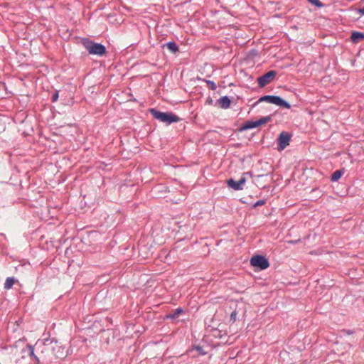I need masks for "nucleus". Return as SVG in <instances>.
<instances>
[{"instance_id": "f257e3e1", "label": "nucleus", "mask_w": 364, "mask_h": 364, "mask_svg": "<svg viewBox=\"0 0 364 364\" xmlns=\"http://www.w3.org/2000/svg\"><path fill=\"white\" fill-rule=\"evenodd\" d=\"M40 358L45 364H50L56 359H63L68 355V350L61 343L55 340H48L42 343Z\"/></svg>"}, {"instance_id": "f03ea898", "label": "nucleus", "mask_w": 364, "mask_h": 364, "mask_svg": "<svg viewBox=\"0 0 364 364\" xmlns=\"http://www.w3.org/2000/svg\"><path fill=\"white\" fill-rule=\"evenodd\" d=\"M150 112L155 119L167 124L179 121V117L171 112H162L154 109H151Z\"/></svg>"}, {"instance_id": "7ed1b4c3", "label": "nucleus", "mask_w": 364, "mask_h": 364, "mask_svg": "<svg viewBox=\"0 0 364 364\" xmlns=\"http://www.w3.org/2000/svg\"><path fill=\"white\" fill-rule=\"evenodd\" d=\"M84 46L89 53L92 55H102L106 52L105 47L100 43L87 41L84 42Z\"/></svg>"}, {"instance_id": "20e7f679", "label": "nucleus", "mask_w": 364, "mask_h": 364, "mask_svg": "<svg viewBox=\"0 0 364 364\" xmlns=\"http://www.w3.org/2000/svg\"><path fill=\"white\" fill-rule=\"evenodd\" d=\"M253 178L252 174L250 172H245L242 174L240 179L237 181L233 180V179H229L228 180L227 183L229 187L232 188L234 190L239 191L242 190L243 186L247 180V178Z\"/></svg>"}, {"instance_id": "39448f33", "label": "nucleus", "mask_w": 364, "mask_h": 364, "mask_svg": "<svg viewBox=\"0 0 364 364\" xmlns=\"http://www.w3.org/2000/svg\"><path fill=\"white\" fill-rule=\"evenodd\" d=\"M258 102H267L287 109L290 108V105L279 96L264 95L260 97Z\"/></svg>"}, {"instance_id": "423d86ee", "label": "nucleus", "mask_w": 364, "mask_h": 364, "mask_svg": "<svg viewBox=\"0 0 364 364\" xmlns=\"http://www.w3.org/2000/svg\"><path fill=\"white\" fill-rule=\"evenodd\" d=\"M250 264L255 267H259L260 269H265L269 267L268 260L263 256L255 255L250 259Z\"/></svg>"}, {"instance_id": "0eeeda50", "label": "nucleus", "mask_w": 364, "mask_h": 364, "mask_svg": "<svg viewBox=\"0 0 364 364\" xmlns=\"http://www.w3.org/2000/svg\"><path fill=\"white\" fill-rule=\"evenodd\" d=\"M277 75V72L274 70H270L265 73L264 75L260 76L257 79V82L259 85L261 87H264L268 85L270 82H272Z\"/></svg>"}, {"instance_id": "6e6552de", "label": "nucleus", "mask_w": 364, "mask_h": 364, "mask_svg": "<svg viewBox=\"0 0 364 364\" xmlns=\"http://www.w3.org/2000/svg\"><path fill=\"white\" fill-rule=\"evenodd\" d=\"M290 139L291 135L287 132H282L280 133L277 139L278 150L282 151L289 146Z\"/></svg>"}, {"instance_id": "1a4fd4ad", "label": "nucleus", "mask_w": 364, "mask_h": 364, "mask_svg": "<svg viewBox=\"0 0 364 364\" xmlns=\"http://www.w3.org/2000/svg\"><path fill=\"white\" fill-rule=\"evenodd\" d=\"M350 40L353 43H358L361 41H364V33L357 31L353 32Z\"/></svg>"}, {"instance_id": "9d476101", "label": "nucleus", "mask_w": 364, "mask_h": 364, "mask_svg": "<svg viewBox=\"0 0 364 364\" xmlns=\"http://www.w3.org/2000/svg\"><path fill=\"white\" fill-rule=\"evenodd\" d=\"M230 103V100L227 96L222 97L218 100V104L223 109L228 108Z\"/></svg>"}, {"instance_id": "9b49d317", "label": "nucleus", "mask_w": 364, "mask_h": 364, "mask_svg": "<svg viewBox=\"0 0 364 364\" xmlns=\"http://www.w3.org/2000/svg\"><path fill=\"white\" fill-rule=\"evenodd\" d=\"M183 312V310L181 308L173 310L171 313L167 315L168 318L174 319L178 317L180 314Z\"/></svg>"}, {"instance_id": "f8f14e48", "label": "nucleus", "mask_w": 364, "mask_h": 364, "mask_svg": "<svg viewBox=\"0 0 364 364\" xmlns=\"http://www.w3.org/2000/svg\"><path fill=\"white\" fill-rule=\"evenodd\" d=\"M257 127L258 125L257 121H248L243 125L242 129H250Z\"/></svg>"}, {"instance_id": "ddd939ff", "label": "nucleus", "mask_w": 364, "mask_h": 364, "mask_svg": "<svg viewBox=\"0 0 364 364\" xmlns=\"http://www.w3.org/2000/svg\"><path fill=\"white\" fill-rule=\"evenodd\" d=\"M15 282L16 280L14 279V277H8L4 283V289H10Z\"/></svg>"}, {"instance_id": "4468645a", "label": "nucleus", "mask_w": 364, "mask_h": 364, "mask_svg": "<svg viewBox=\"0 0 364 364\" xmlns=\"http://www.w3.org/2000/svg\"><path fill=\"white\" fill-rule=\"evenodd\" d=\"M343 171L341 170H337L333 173L331 177V180L332 181H337L341 178L343 175Z\"/></svg>"}, {"instance_id": "2eb2a0df", "label": "nucleus", "mask_w": 364, "mask_h": 364, "mask_svg": "<svg viewBox=\"0 0 364 364\" xmlns=\"http://www.w3.org/2000/svg\"><path fill=\"white\" fill-rule=\"evenodd\" d=\"M272 120V117L270 116H266L264 117L260 118L258 120H256L257 122L258 127L267 124V122H270Z\"/></svg>"}, {"instance_id": "dca6fc26", "label": "nucleus", "mask_w": 364, "mask_h": 364, "mask_svg": "<svg viewBox=\"0 0 364 364\" xmlns=\"http://www.w3.org/2000/svg\"><path fill=\"white\" fill-rule=\"evenodd\" d=\"M166 47L172 53H176L178 50V47L174 42H168Z\"/></svg>"}, {"instance_id": "f3484780", "label": "nucleus", "mask_w": 364, "mask_h": 364, "mask_svg": "<svg viewBox=\"0 0 364 364\" xmlns=\"http://www.w3.org/2000/svg\"><path fill=\"white\" fill-rule=\"evenodd\" d=\"M27 348H28V353H29V355L31 357H33L36 360V361H37L36 364H38V363H39V358H38L37 356L35 355L33 347L31 345L28 344V345H27ZM40 359H41V358H40Z\"/></svg>"}, {"instance_id": "a211bd4d", "label": "nucleus", "mask_w": 364, "mask_h": 364, "mask_svg": "<svg viewBox=\"0 0 364 364\" xmlns=\"http://www.w3.org/2000/svg\"><path fill=\"white\" fill-rule=\"evenodd\" d=\"M309 3H311L313 5H315L316 6L321 7L322 6V4L319 0H308Z\"/></svg>"}, {"instance_id": "6ab92c4d", "label": "nucleus", "mask_w": 364, "mask_h": 364, "mask_svg": "<svg viewBox=\"0 0 364 364\" xmlns=\"http://www.w3.org/2000/svg\"><path fill=\"white\" fill-rule=\"evenodd\" d=\"M262 176V175H258V176H255V178H253V182L255 183V184L256 186H259V185H258V183H259V179Z\"/></svg>"}, {"instance_id": "aec40b11", "label": "nucleus", "mask_w": 364, "mask_h": 364, "mask_svg": "<svg viewBox=\"0 0 364 364\" xmlns=\"http://www.w3.org/2000/svg\"><path fill=\"white\" fill-rule=\"evenodd\" d=\"M264 204V200H258L254 204V207L261 206V205H263Z\"/></svg>"}, {"instance_id": "412c9836", "label": "nucleus", "mask_w": 364, "mask_h": 364, "mask_svg": "<svg viewBox=\"0 0 364 364\" xmlns=\"http://www.w3.org/2000/svg\"><path fill=\"white\" fill-rule=\"evenodd\" d=\"M196 350H198L200 354H202V355L205 354V353L203 351V349H202V348H201V347H200V346H197V347L196 348Z\"/></svg>"}, {"instance_id": "4be33fe9", "label": "nucleus", "mask_w": 364, "mask_h": 364, "mask_svg": "<svg viewBox=\"0 0 364 364\" xmlns=\"http://www.w3.org/2000/svg\"><path fill=\"white\" fill-rule=\"evenodd\" d=\"M58 98V92H55L53 95V102H55Z\"/></svg>"}, {"instance_id": "5701e85b", "label": "nucleus", "mask_w": 364, "mask_h": 364, "mask_svg": "<svg viewBox=\"0 0 364 364\" xmlns=\"http://www.w3.org/2000/svg\"><path fill=\"white\" fill-rule=\"evenodd\" d=\"M230 317H231V319H232V320L235 321V317H236V313H235V311H234V312H232V313L231 314Z\"/></svg>"}, {"instance_id": "b1692460", "label": "nucleus", "mask_w": 364, "mask_h": 364, "mask_svg": "<svg viewBox=\"0 0 364 364\" xmlns=\"http://www.w3.org/2000/svg\"><path fill=\"white\" fill-rule=\"evenodd\" d=\"M359 13L361 14V15H364V7L362 8V9H359Z\"/></svg>"}, {"instance_id": "393cba45", "label": "nucleus", "mask_w": 364, "mask_h": 364, "mask_svg": "<svg viewBox=\"0 0 364 364\" xmlns=\"http://www.w3.org/2000/svg\"><path fill=\"white\" fill-rule=\"evenodd\" d=\"M211 87H212V88H213V89H215V84H214V83H212Z\"/></svg>"}, {"instance_id": "a878e982", "label": "nucleus", "mask_w": 364, "mask_h": 364, "mask_svg": "<svg viewBox=\"0 0 364 364\" xmlns=\"http://www.w3.org/2000/svg\"><path fill=\"white\" fill-rule=\"evenodd\" d=\"M362 1L364 3V0H362Z\"/></svg>"}]
</instances>
